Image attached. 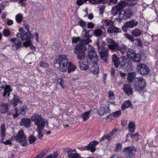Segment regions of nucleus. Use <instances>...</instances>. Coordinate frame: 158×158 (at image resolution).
Instances as JSON below:
<instances>
[{"mask_svg":"<svg viewBox=\"0 0 158 158\" xmlns=\"http://www.w3.org/2000/svg\"><path fill=\"white\" fill-rule=\"evenodd\" d=\"M108 47L111 50L119 51L122 55L127 52V57L126 58L125 56H123L121 58V61L118 60L116 55L114 54L113 55L112 61L116 68H118L119 65L120 67L127 71L128 70V51L127 52L126 47L124 45L120 47L115 41L112 44H109Z\"/></svg>","mask_w":158,"mask_h":158,"instance_id":"obj_1","label":"nucleus"},{"mask_svg":"<svg viewBox=\"0 0 158 158\" xmlns=\"http://www.w3.org/2000/svg\"><path fill=\"white\" fill-rule=\"evenodd\" d=\"M93 30H87L85 28L83 29V32H85V33L83 35V33L82 36L86 39H81L80 43L75 45L73 51L74 53L76 55V57L78 60H81L86 55L85 52L87 50L86 45L92 41L90 39L92 35H89V32H93Z\"/></svg>","mask_w":158,"mask_h":158,"instance_id":"obj_2","label":"nucleus"},{"mask_svg":"<svg viewBox=\"0 0 158 158\" xmlns=\"http://www.w3.org/2000/svg\"><path fill=\"white\" fill-rule=\"evenodd\" d=\"M88 53L86 57L84 58L85 55L81 60L77 59L79 60L83 59L82 61L79 63L80 68L82 70L85 71L89 69V65L91 64H97L98 61V56L93 48L91 47L90 49L88 48Z\"/></svg>","mask_w":158,"mask_h":158,"instance_id":"obj_3","label":"nucleus"},{"mask_svg":"<svg viewBox=\"0 0 158 158\" xmlns=\"http://www.w3.org/2000/svg\"><path fill=\"white\" fill-rule=\"evenodd\" d=\"M135 82L130 86V89H131V92L129 94H132L133 89L134 88L140 92L143 91L146 85V82L143 77H137L134 79Z\"/></svg>","mask_w":158,"mask_h":158,"instance_id":"obj_4","label":"nucleus"},{"mask_svg":"<svg viewBox=\"0 0 158 158\" xmlns=\"http://www.w3.org/2000/svg\"><path fill=\"white\" fill-rule=\"evenodd\" d=\"M96 44L98 47V52L101 59L105 62H107L108 52V49L104 47L105 46V43L102 39H98L97 40Z\"/></svg>","mask_w":158,"mask_h":158,"instance_id":"obj_5","label":"nucleus"},{"mask_svg":"<svg viewBox=\"0 0 158 158\" xmlns=\"http://www.w3.org/2000/svg\"><path fill=\"white\" fill-rule=\"evenodd\" d=\"M68 60L64 55H60L54 60L55 64L59 65V67L60 71L62 72L66 71L69 63Z\"/></svg>","mask_w":158,"mask_h":158,"instance_id":"obj_6","label":"nucleus"},{"mask_svg":"<svg viewBox=\"0 0 158 158\" xmlns=\"http://www.w3.org/2000/svg\"><path fill=\"white\" fill-rule=\"evenodd\" d=\"M31 119L34 123L35 125L37 126V128L40 130L42 127H44L45 125L48 124V121L45 120L41 115L39 114L34 113L31 117Z\"/></svg>","mask_w":158,"mask_h":158,"instance_id":"obj_7","label":"nucleus"},{"mask_svg":"<svg viewBox=\"0 0 158 158\" xmlns=\"http://www.w3.org/2000/svg\"><path fill=\"white\" fill-rule=\"evenodd\" d=\"M17 141L20 143L21 145L23 147H26L27 145L26 137L23 130H19L16 135Z\"/></svg>","mask_w":158,"mask_h":158,"instance_id":"obj_8","label":"nucleus"},{"mask_svg":"<svg viewBox=\"0 0 158 158\" xmlns=\"http://www.w3.org/2000/svg\"><path fill=\"white\" fill-rule=\"evenodd\" d=\"M128 4V2L125 1L119 2L118 5L112 8L111 10L112 14L114 15H117L118 12L122 11L124 8Z\"/></svg>","mask_w":158,"mask_h":158,"instance_id":"obj_9","label":"nucleus"},{"mask_svg":"<svg viewBox=\"0 0 158 158\" xmlns=\"http://www.w3.org/2000/svg\"><path fill=\"white\" fill-rule=\"evenodd\" d=\"M136 69L138 73L143 75L148 74L150 71L149 68L142 63H138L137 65Z\"/></svg>","mask_w":158,"mask_h":158,"instance_id":"obj_10","label":"nucleus"},{"mask_svg":"<svg viewBox=\"0 0 158 158\" xmlns=\"http://www.w3.org/2000/svg\"><path fill=\"white\" fill-rule=\"evenodd\" d=\"M129 58L135 62H140L141 56L139 54H135L134 51L132 49H129Z\"/></svg>","mask_w":158,"mask_h":158,"instance_id":"obj_11","label":"nucleus"},{"mask_svg":"<svg viewBox=\"0 0 158 158\" xmlns=\"http://www.w3.org/2000/svg\"><path fill=\"white\" fill-rule=\"evenodd\" d=\"M116 132V131L115 130H113L109 134L104 135L102 137L100 138L99 140V141L100 142H102L106 140H107L109 141H110L112 139V136L115 134Z\"/></svg>","mask_w":158,"mask_h":158,"instance_id":"obj_12","label":"nucleus"},{"mask_svg":"<svg viewBox=\"0 0 158 158\" xmlns=\"http://www.w3.org/2000/svg\"><path fill=\"white\" fill-rule=\"evenodd\" d=\"M31 118H22L20 122V125L21 126H24L26 128H28L31 124Z\"/></svg>","mask_w":158,"mask_h":158,"instance_id":"obj_13","label":"nucleus"},{"mask_svg":"<svg viewBox=\"0 0 158 158\" xmlns=\"http://www.w3.org/2000/svg\"><path fill=\"white\" fill-rule=\"evenodd\" d=\"M110 110L108 107L106 105H102L98 110V114L101 116L105 114H106L110 113Z\"/></svg>","mask_w":158,"mask_h":158,"instance_id":"obj_14","label":"nucleus"},{"mask_svg":"<svg viewBox=\"0 0 158 158\" xmlns=\"http://www.w3.org/2000/svg\"><path fill=\"white\" fill-rule=\"evenodd\" d=\"M10 41L12 42V45L16 49H19L22 47V42L20 40L17 38H13L10 39Z\"/></svg>","mask_w":158,"mask_h":158,"instance_id":"obj_15","label":"nucleus"},{"mask_svg":"<svg viewBox=\"0 0 158 158\" xmlns=\"http://www.w3.org/2000/svg\"><path fill=\"white\" fill-rule=\"evenodd\" d=\"M136 73L134 71L133 72H129V93L131 92V89H130V86L131 85L134 83V79L136 78Z\"/></svg>","mask_w":158,"mask_h":158,"instance_id":"obj_16","label":"nucleus"},{"mask_svg":"<svg viewBox=\"0 0 158 158\" xmlns=\"http://www.w3.org/2000/svg\"><path fill=\"white\" fill-rule=\"evenodd\" d=\"M121 32V30L117 27H115V26L110 27L107 30V32L108 33L114 34L120 32Z\"/></svg>","mask_w":158,"mask_h":158,"instance_id":"obj_17","label":"nucleus"},{"mask_svg":"<svg viewBox=\"0 0 158 158\" xmlns=\"http://www.w3.org/2000/svg\"><path fill=\"white\" fill-rule=\"evenodd\" d=\"M11 103L13 106L15 107L17 106L18 104H22L23 102L19 99V96L16 95H14L13 98L11 100Z\"/></svg>","mask_w":158,"mask_h":158,"instance_id":"obj_18","label":"nucleus"},{"mask_svg":"<svg viewBox=\"0 0 158 158\" xmlns=\"http://www.w3.org/2000/svg\"><path fill=\"white\" fill-rule=\"evenodd\" d=\"M12 91V89L11 88L10 85H6L4 89V92L3 93V96H6V97H8L10 95V92H11Z\"/></svg>","mask_w":158,"mask_h":158,"instance_id":"obj_19","label":"nucleus"},{"mask_svg":"<svg viewBox=\"0 0 158 158\" xmlns=\"http://www.w3.org/2000/svg\"><path fill=\"white\" fill-rule=\"evenodd\" d=\"M33 38V35L31 32H25L23 34L22 37V40L29 41Z\"/></svg>","mask_w":158,"mask_h":158,"instance_id":"obj_20","label":"nucleus"},{"mask_svg":"<svg viewBox=\"0 0 158 158\" xmlns=\"http://www.w3.org/2000/svg\"><path fill=\"white\" fill-rule=\"evenodd\" d=\"M102 24L105 26H115L114 22L108 19H103L102 21Z\"/></svg>","mask_w":158,"mask_h":158,"instance_id":"obj_21","label":"nucleus"},{"mask_svg":"<svg viewBox=\"0 0 158 158\" xmlns=\"http://www.w3.org/2000/svg\"><path fill=\"white\" fill-rule=\"evenodd\" d=\"M118 17L121 20L122 19H128V13L125 11H122L119 12Z\"/></svg>","mask_w":158,"mask_h":158,"instance_id":"obj_22","label":"nucleus"},{"mask_svg":"<svg viewBox=\"0 0 158 158\" xmlns=\"http://www.w3.org/2000/svg\"><path fill=\"white\" fill-rule=\"evenodd\" d=\"M6 128L5 125L3 123L1 124L0 128V136L2 139L3 140L5 137Z\"/></svg>","mask_w":158,"mask_h":158,"instance_id":"obj_23","label":"nucleus"},{"mask_svg":"<svg viewBox=\"0 0 158 158\" xmlns=\"http://www.w3.org/2000/svg\"><path fill=\"white\" fill-rule=\"evenodd\" d=\"M8 110V106L6 104L3 103L0 106V112L1 113H5Z\"/></svg>","mask_w":158,"mask_h":158,"instance_id":"obj_24","label":"nucleus"},{"mask_svg":"<svg viewBox=\"0 0 158 158\" xmlns=\"http://www.w3.org/2000/svg\"><path fill=\"white\" fill-rule=\"evenodd\" d=\"M76 69V66L73 64L69 62L68 65V73H70L74 71Z\"/></svg>","mask_w":158,"mask_h":158,"instance_id":"obj_25","label":"nucleus"},{"mask_svg":"<svg viewBox=\"0 0 158 158\" xmlns=\"http://www.w3.org/2000/svg\"><path fill=\"white\" fill-rule=\"evenodd\" d=\"M99 143L98 141L94 140L90 142L88 145L85 146V148H95V147Z\"/></svg>","mask_w":158,"mask_h":158,"instance_id":"obj_26","label":"nucleus"},{"mask_svg":"<svg viewBox=\"0 0 158 158\" xmlns=\"http://www.w3.org/2000/svg\"><path fill=\"white\" fill-rule=\"evenodd\" d=\"M135 123L133 121L129 122V132L133 133L135 129Z\"/></svg>","mask_w":158,"mask_h":158,"instance_id":"obj_27","label":"nucleus"},{"mask_svg":"<svg viewBox=\"0 0 158 158\" xmlns=\"http://www.w3.org/2000/svg\"><path fill=\"white\" fill-rule=\"evenodd\" d=\"M142 31L141 30L135 28L131 31V34L133 36L138 37L141 35L142 34Z\"/></svg>","mask_w":158,"mask_h":158,"instance_id":"obj_28","label":"nucleus"},{"mask_svg":"<svg viewBox=\"0 0 158 158\" xmlns=\"http://www.w3.org/2000/svg\"><path fill=\"white\" fill-rule=\"evenodd\" d=\"M93 32L94 35L97 37H101L103 31L100 29H96L93 30Z\"/></svg>","mask_w":158,"mask_h":158,"instance_id":"obj_29","label":"nucleus"},{"mask_svg":"<svg viewBox=\"0 0 158 158\" xmlns=\"http://www.w3.org/2000/svg\"><path fill=\"white\" fill-rule=\"evenodd\" d=\"M107 0H90V3L93 4L106 3Z\"/></svg>","mask_w":158,"mask_h":158,"instance_id":"obj_30","label":"nucleus"},{"mask_svg":"<svg viewBox=\"0 0 158 158\" xmlns=\"http://www.w3.org/2000/svg\"><path fill=\"white\" fill-rule=\"evenodd\" d=\"M129 134L132 140L133 141H138V140L139 137V136L138 133L136 132L135 133H131Z\"/></svg>","mask_w":158,"mask_h":158,"instance_id":"obj_31","label":"nucleus"},{"mask_svg":"<svg viewBox=\"0 0 158 158\" xmlns=\"http://www.w3.org/2000/svg\"><path fill=\"white\" fill-rule=\"evenodd\" d=\"M90 112V111H86L81 114V116L83 121H86L89 118Z\"/></svg>","mask_w":158,"mask_h":158,"instance_id":"obj_32","label":"nucleus"},{"mask_svg":"<svg viewBox=\"0 0 158 158\" xmlns=\"http://www.w3.org/2000/svg\"><path fill=\"white\" fill-rule=\"evenodd\" d=\"M68 156L69 158H80V156L77 153H68Z\"/></svg>","mask_w":158,"mask_h":158,"instance_id":"obj_33","label":"nucleus"},{"mask_svg":"<svg viewBox=\"0 0 158 158\" xmlns=\"http://www.w3.org/2000/svg\"><path fill=\"white\" fill-rule=\"evenodd\" d=\"M138 24V22L135 20H132L129 21V28H132L136 26Z\"/></svg>","mask_w":158,"mask_h":158,"instance_id":"obj_34","label":"nucleus"},{"mask_svg":"<svg viewBox=\"0 0 158 158\" xmlns=\"http://www.w3.org/2000/svg\"><path fill=\"white\" fill-rule=\"evenodd\" d=\"M93 64L92 65V66H96L95 67V68L94 69H93L92 71V73L94 75H96L97 77L98 76V74L99 73V67L97 65V64Z\"/></svg>","mask_w":158,"mask_h":158,"instance_id":"obj_35","label":"nucleus"},{"mask_svg":"<svg viewBox=\"0 0 158 158\" xmlns=\"http://www.w3.org/2000/svg\"><path fill=\"white\" fill-rule=\"evenodd\" d=\"M2 33L5 37H8L11 35L10 31L7 28L4 29L2 31Z\"/></svg>","mask_w":158,"mask_h":158,"instance_id":"obj_36","label":"nucleus"},{"mask_svg":"<svg viewBox=\"0 0 158 158\" xmlns=\"http://www.w3.org/2000/svg\"><path fill=\"white\" fill-rule=\"evenodd\" d=\"M36 140V138H35L32 135H30L28 137V140L29 141V143L30 144L34 143Z\"/></svg>","mask_w":158,"mask_h":158,"instance_id":"obj_37","label":"nucleus"},{"mask_svg":"<svg viewBox=\"0 0 158 158\" xmlns=\"http://www.w3.org/2000/svg\"><path fill=\"white\" fill-rule=\"evenodd\" d=\"M23 17L20 14H18L15 16V19L16 22L19 23H20L22 21Z\"/></svg>","mask_w":158,"mask_h":158,"instance_id":"obj_38","label":"nucleus"},{"mask_svg":"<svg viewBox=\"0 0 158 158\" xmlns=\"http://www.w3.org/2000/svg\"><path fill=\"white\" fill-rule=\"evenodd\" d=\"M128 108V100H126L122 104L121 110H124Z\"/></svg>","mask_w":158,"mask_h":158,"instance_id":"obj_39","label":"nucleus"},{"mask_svg":"<svg viewBox=\"0 0 158 158\" xmlns=\"http://www.w3.org/2000/svg\"><path fill=\"white\" fill-rule=\"evenodd\" d=\"M44 127H42L41 129L40 130L37 128V129L38 132V135H37L38 138L40 139H42L43 136V134L41 132L42 130L44 129Z\"/></svg>","mask_w":158,"mask_h":158,"instance_id":"obj_40","label":"nucleus"},{"mask_svg":"<svg viewBox=\"0 0 158 158\" xmlns=\"http://www.w3.org/2000/svg\"><path fill=\"white\" fill-rule=\"evenodd\" d=\"M26 106H23L20 108L19 111L21 114L23 115L25 113V112L26 111Z\"/></svg>","mask_w":158,"mask_h":158,"instance_id":"obj_41","label":"nucleus"},{"mask_svg":"<svg viewBox=\"0 0 158 158\" xmlns=\"http://www.w3.org/2000/svg\"><path fill=\"white\" fill-rule=\"evenodd\" d=\"M19 153L17 151H15L12 153L10 156L8 157V158H16L19 156Z\"/></svg>","mask_w":158,"mask_h":158,"instance_id":"obj_42","label":"nucleus"},{"mask_svg":"<svg viewBox=\"0 0 158 158\" xmlns=\"http://www.w3.org/2000/svg\"><path fill=\"white\" fill-rule=\"evenodd\" d=\"M123 89L125 93L128 96V84H124L123 85Z\"/></svg>","mask_w":158,"mask_h":158,"instance_id":"obj_43","label":"nucleus"},{"mask_svg":"<svg viewBox=\"0 0 158 158\" xmlns=\"http://www.w3.org/2000/svg\"><path fill=\"white\" fill-rule=\"evenodd\" d=\"M3 140L2 139V138H0V141L2 143L5 144L6 145H11L12 144V143L10 139H8L6 140L5 141H3Z\"/></svg>","mask_w":158,"mask_h":158,"instance_id":"obj_44","label":"nucleus"},{"mask_svg":"<svg viewBox=\"0 0 158 158\" xmlns=\"http://www.w3.org/2000/svg\"><path fill=\"white\" fill-rule=\"evenodd\" d=\"M114 117L113 114H109L106 118V120L108 122H110L111 120H113L114 119Z\"/></svg>","mask_w":158,"mask_h":158,"instance_id":"obj_45","label":"nucleus"},{"mask_svg":"<svg viewBox=\"0 0 158 158\" xmlns=\"http://www.w3.org/2000/svg\"><path fill=\"white\" fill-rule=\"evenodd\" d=\"M128 28V22H127L125 25L122 28V30L125 32L127 31V29Z\"/></svg>","mask_w":158,"mask_h":158,"instance_id":"obj_46","label":"nucleus"},{"mask_svg":"<svg viewBox=\"0 0 158 158\" xmlns=\"http://www.w3.org/2000/svg\"><path fill=\"white\" fill-rule=\"evenodd\" d=\"M8 2L6 1H3L0 4V13L2 12V10L5 7V5H4L3 3L6 4Z\"/></svg>","mask_w":158,"mask_h":158,"instance_id":"obj_47","label":"nucleus"},{"mask_svg":"<svg viewBox=\"0 0 158 158\" xmlns=\"http://www.w3.org/2000/svg\"><path fill=\"white\" fill-rule=\"evenodd\" d=\"M81 40V39H80L79 37H73L72 39V42L73 43H77L78 41H79V43H80Z\"/></svg>","mask_w":158,"mask_h":158,"instance_id":"obj_48","label":"nucleus"},{"mask_svg":"<svg viewBox=\"0 0 158 158\" xmlns=\"http://www.w3.org/2000/svg\"><path fill=\"white\" fill-rule=\"evenodd\" d=\"M79 24V25L81 27L83 28L84 29V28L86 27V23L83 20H81L78 23Z\"/></svg>","mask_w":158,"mask_h":158,"instance_id":"obj_49","label":"nucleus"},{"mask_svg":"<svg viewBox=\"0 0 158 158\" xmlns=\"http://www.w3.org/2000/svg\"><path fill=\"white\" fill-rule=\"evenodd\" d=\"M121 111L119 110L113 113V114L115 118H118L121 115Z\"/></svg>","mask_w":158,"mask_h":158,"instance_id":"obj_50","label":"nucleus"},{"mask_svg":"<svg viewBox=\"0 0 158 158\" xmlns=\"http://www.w3.org/2000/svg\"><path fill=\"white\" fill-rule=\"evenodd\" d=\"M106 6L105 5L102 6L99 9V13L100 15H103Z\"/></svg>","mask_w":158,"mask_h":158,"instance_id":"obj_51","label":"nucleus"},{"mask_svg":"<svg viewBox=\"0 0 158 158\" xmlns=\"http://www.w3.org/2000/svg\"><path fill=\"white\" fill-rule=\"evenodd\" d=\"M40 66L42 67H47L48 66V64L46 62L41 61L40 62Z\"/></svg>","mask_w":158,"mask_h":158,"instance_id":"obj_52","label":"nucleus"},{"mask_svg":"<svg viewBox=\"0 0 158 158\" xmlns=\"http://www.w3.org/2000/svg\"><path fill=\"white\" fill-rule=\"evenodd\" d=\"M118 0H107L106 3L109 5H111L115 3Z\"/></svg>","mask_w":158,"mask_h":158,"instance_id":"obj_53","label":"nucleus"},{"mask_svg":"<svg viewBox=\"0 0 158 158\" xmlns=\"http://www.w3.org/2000/svg\"><path fill=\"white\" fill-rule=\"evenodd\" d=\"M108 97L110 99H112L114 98V94L112 91H110L108 92Z\"/></svg>","mask_w":158,"mask_h":158,"instance_id":"obj_54","label":"nucleus"},{"mask_svg":"<svg viewBox=\"0 0 158 158\" xmlns=\"http://www.w3.org/2000/svg\"><path fill=\"white\" fill-rule=\"evenodd\" d=\"M45 155V153L42 152L34 158H41L43 157Z\"/></svg>","mask_w":158,"mask_h":158,"instance_id":"obj_55","label":"nucleus"},{"mask_svg":"<svg viewBox=\"0 0 158 158\" xmlns=\"http://www.w3.org/2000/svg\"><path fill=\"white\" fill-rule=\"evenodd\" d=\"M135 40H136L137 42H138V44H137V45L139 47H141L143 46V44L141 42V41L140 39H136Z\"/></svg>","mask_w":158,"mask_h":158,"instance_id":"obj_56","label":"nucleus"},{"mask_svg":"<svg viewBox=\"0 0 158 158\" xmlns=\"http://www.w3.org/2000/svg\"><path fill=\"white\" fill-rule=\"evenodd\" d=\"M15 110H16V113L13 115V118H17L20 113L19 112L18 113L19 110H17V108L15 109Z\"/></svg>","mask_w":158,"mask_h":158,"instance_id":"obj_57","label":"nucleus"},{"mask_svg":"<svg viewBox=\"0 0 158 158\" xmlns=\"http://www.w3.org/2000/svg\"><path fill=\"white\" fill-rule=\"evenodd\" d=\"M33 35L35 37V40L37 42H39L40 38L39 37V35L37 32L34 33Z\"/></svg>","mask_w":158,"mask_h":158,"instance_id":"obj_58","label":"nucleus"},{"mask_svg":"<svg viewBox=\"0 0 158 158\" xmlns=\"http://www.w3.org/2000/svg\"><path fill=\"white\" fill-rule=\"evenodd\" d=\"M115 72L114 69L112 68L111 69V75L113 77H114L115 76Z\"/></svg>","mask_w":158,"mask_h":158,"instance_id":"obj_59","label":"nucleus"},{"mask_svg":"<svg viewBox=\"0 0 158 158\" xmlns=\"http://www.w3.org/2000/svg\"><path fill=\"white\" fill-rule=\"evenodd\" d=\"M76 3L77 5L80 6L83 4L84 1L83 0H77Z\"/></svg>","mask_w":158,"mask_h":158,"instance_id":"obj_60","label":"nucleus"},{"mask_svg":"<svg viewBox=\"0 0 158 158\" xmlns=\"http://www.w3.org/2000/svg\"><path fill=\"white\" fill-rule=\"evenodd\" d=\"M27 41V42H24L23 43L24 46L25 47H27L31 44V42L30 40Z\"/></svg>","mask_w":158,"mask_h":158,"instance_id":"obj_61","label":"nucleus"},{"mask_svg":"<svg viewBox=\"0 0 158 158\" xmlns=\"http://www.w3.org/2000/svg\"><path fill=\"white\" fill-rule=\"evenodd\" d=\"M94 27V24L91 23H89L87 24V28H92Z\"/></svg>","mask_w":158,"mask_h":158,"instance_id":"obj_62","label":"nucleus"},{"mask_svg":"<svg viewBox=\"0 0 158 158\" xmlns=\"http://www.w3.org/2000/svg\"><path fill=\"white\" fill-rule=\"evenodd\" d=\"M130 64V61H129V72H133V69L134 67V65L132 64Z\"/></svg>","mask_w":158,"mask_h":158,"instance_id":"obj_63","label":"nucleus"},{"mask_svg":"<svg viewBox=\"0 0 158 158\" xmlns=\"http://www.w3.org/2000/svg\"><path fill=\"white\" fill-rule=\"evenodd\" d=\"M7 24L9 26H10L13 24V21L10 19H9L7 22Z\"/></svg>","mask_w":158,"mask_h":158,"instance_id":"obj_64","label":"nucleus"}]
</instances>
